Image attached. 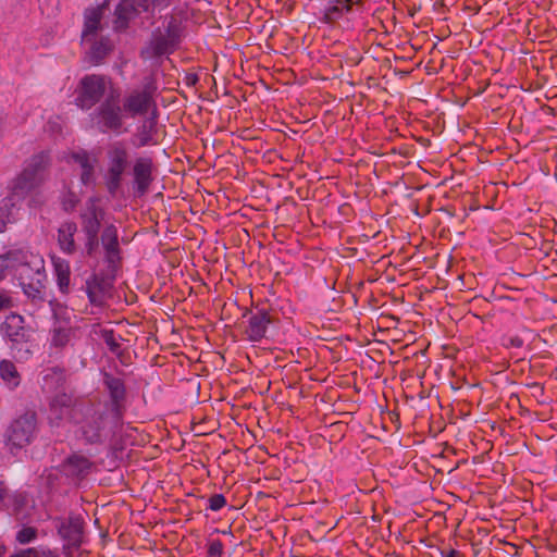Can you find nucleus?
I'll return each mask as SVG.
<instances>
[{
    "mask_svg": "<svg viewBox=\"0 0 557 557\" xmlns=\"http://www.w3.org/2000/svg\"><path fill=\"white\" fill-rule=\"evenodd\" d=\"M208 557H221L224 554V545L219 539L208 543Z\"/></svg>",
    "mask_w": 557,
    "mask_h": 557,
    "instance_id": "nucleus-38",
    "label": "nucleus"
},
{
    "mask_svg": "<svg viewBox=\"0 0 557 557\" xmlns=\"http://www.w3.org/2000/svg\"><path fill=\"white\" fill-rule=\"evenodd\" d=\"M347 55V63L350 66L358 65L362 60V55L356 49H351L350 51H348Z\"/></svg>",
    "mask_w": 557,
    "mask_h": 557,
    "instance_id": "nucleus-42",
    "label": "nucleus"
},
{
    "mask_svg": "<svg viewBox=\"0 0 557 557\" xmlns=\"http://www.w3.org/2000/svg\"><path fill=\"white\" fill-rule=\"evenodd\" d=\"M53 318L55 319L54 325L50 331L51 346L58 349L66 347L75 337L76 330L67 325L63 319V313H66V307L59 304L57 300L49 301Z\"/></svg>",
    "mask_w": 557,
    "mask_h": 557,
    "instance_id": "nucleus-14",
    "label": "nucleus"
},
{
    "mask_svg": "<svg viewBox=\"0 0 557 557\" xmlns=\"http://www.w3.org/2000/svg\"><path fill=\"white\" fill-rule=\"evenodd\" d=\"M72 420L79 425V434L86 444L100 445L109 435H114L124 421L90 400L75 403Z\"/></svg>",
    "mask_w": 557,
    "mask_h": 557,
    "instance_id": "nucleus-2",
    "label": "nucleus"
},
{
    "mask_svg": "<svg viewBox=\"0 0 557 557\" xmlns=\"http://www.w3.org/2000/svg\"><path fill=\"white\" fill-rule=\"evenodd\" d=\"M208 509L219 511L226 505V498L223 494H213L208 499Z\"/></svg>",
    "mask_w": 557,
    "mask_h": 557,
    "instance_id": "nucleus-37",
    "label": "nucleus"
},
{
    "mask_svg": "<svg viewBox=\"0 0 557 557\" xmlns=\"http://www.w3.org/2000/svg\"><path fill=\"white\" fill-rule=\"evenodd\" d=\"M52 263H53V271H54L58 288L61 294L67 295L71 292L70 262L65 259L57 257V258L52 259Z\"/></svg>",
    "mask_w": 557,
    "mask_h": 557,
    "instance_id": "nucleus-24",
    "label": "nucleus"
},
{
    "mask_svg": "<svg viewBox=\"0 0 557 557\" xmlns=\"http://www.w3.org/2000/svg\"><path fill=\"white\" fill-rule=\"evenodd\" d=\"M37 414L35 411H26L24 414L15 419L5 432V446L9 447L11 454L20 450L29 444L37 434Z\"/></svg>",
    "mask_w": 557,
    "mask_h": 557,
    "instance_id": "nucleus-9",
    "label": "nucleus"
},
{
    "mask_svg": "<svg viewBox=\"0 0 557 557\" xmlns=\"http://www.w3.org/2000/svg\"><path fill=\"white\" fill-rule=\"evenodd\" d=\"M101 337L112 354H117L120 351L121 345L117 342L113 330H103Z\"/></svg>",
    "mask_w": 557,
    "mask_h": 557,
    "instance_id": "nucleus-35",
    "label": "nucleus"
},
{
    "mask_svg": "<svg viewBox=\"0 0 557 557\" xmlns=\"http://www.w3.org/2000/svg\"><path fill=\"white\" fill-rule=\"evenodd\" d=\"M244 335L250 342H261L267 338L270 325L275 321L269 310L261 308L255 311L249 310L243 315Z\"/></svg>",
    "mask_w": 557,
    "mask_h": 557,
    "instance_id": "nucleus-13",
    "label": "nucleus"
},
{
    "mask_svg": "<svg viewBox=\"0 0 557 557\" xmlns=\"http://www.w3.org/2000/svg\"><path fill=\"white\" fill-rule=\"evenodd\" d=\"M17 201L14 200V197H5L0 201V233H2L7 224L12 222L13 220V208L16 206Z\"/></svg>",
    "mask_w": 557,
    "mask_h": 557,
    "instance_id": "nucleus-28",
    "label": "nucleus"
},
{
    "mask_svg": "<svg viewBox=\"0 0 557 557\" xmlns=\"http://www.w3.org/2000/svg\"><path fill=\"white\" fill-rule=\"evenodd\" d=\"M131 165V150L124 141H114L107 147L102 180L107 193L112 198L122 193Z\"/></svg>",
    "mask_w": 557,
    "mask_h": 557,
    "instance_id": "nucleus-5",
    "label": "nucleus"
},
{
    "mask_svg": "<svg viewBox=\"0 0 557 557\" xmlns=\"http://www.w3.org/2000/svg\"><path fill=\"white\" fill-rule=\"evenodd\" d=\"M115 16H116V23L120 24L122 27H126L128 25V22L132 20V17L135 14L134 11H132L131 8L124 7V0H122L117 7L115 8Z\"/></svg>",
    "mask_w": 557,
    "mask_h": 557,
    "instance_id": "nucleus-33",
    "label": "nucleus"
},
{
    "mask_svg": "<svg viewBox=\"0 0 557 557\" xmlns=\"http://www.w3.org/2000/svg\"><path fill=\"white\" fill-rule=\"evenodd\" d=\"M110 288V282L104 276L97 273L91 274L85 283V292L89 302L97 307H101L106 304V297Z\"/></svg>",
    "mask_w": 557,
    "mask_h": 557,
    "instance_id": "nucleus-18",
    "label": "nucleus"
},
{
    "mask_svg": "<svg viewBox=\"0 0 557 557\" xmlns=\"http://www.w3.org/2000/svg\"><path fill=\"white\" fill-rule=\"evenodd\" d=\"M199 82V77L195 73H189L185 76V83L187 86H196Z\"/></svg>",
    "mask_w": 557,
    "mask_h": 557,
    "instance_id": "nucleus-44",
    "label": "nucleus"
},
{
    "mask_svg": "<svg viewBox=\"0 0 557 557\" xmlns=\"http://www.w3.org/2000/svg\"><path fill=\"white\" fill-rule=\"evenodd\" d=\"M380 11H381L380 9L374 10L373 15H375V14H376V13H379Z\"/></svg>",
    "mask_w": 557,
    "mask_h": 557,
    "instance_id": "nucleus-48",
    "label": "nucleus"
},
{
    "mask_svg": "<svg viewBox=\"0 0 557 557\" xmlns=\"http://www.w3.org/2000/svg\"><path fill=\"white\" fill-rule=\"evenodd\" d=\"M139 147L157 145L158 137V111L157 108L151 111L150 116L146 117L138 129Z\"/></svg>",
    "mask_w": 557,
    "mask_h": 557,
    "instance_id": "nucleus-23",
    "label": "nucleus"
},
{
    "mask_svg": "<svg viewBox=\"0 0 557 557\" xmlns=\"http://www.w3.org/2000/svg\"><path fill=\"white\" fill-rule=\"evenodd\" d=\"M22 258V250H11L4 255H0V281L4 280L7 271L12 269L14 261H20Z\"/></svg>",
    "mask_w": 557,
    "mask_h": 557,
    "instance_id": "nucleus-30",
    "label": "nucleus"
},
{
    "mask_svg": "<svg viewBox=\"0 0 557 557\" xmlns=\"http://www.w3.org/2000/svg\"><path fill=\"white\" fill-rule=\"evenodd\" d=\"M13 306L12 298L7 293L0 294V311L4 309H9Z\"/></svg>",
    "mask_w": 557,
    "mask_h": 557,
    "instance_id": "nucleus-43",
    "label": "nucleus"
},
{
    "mask_svg": "<svg viewBox=\"0 0 557 557\" xmlns=\"http://www.w3.org/2000/svg\"><path fill=\"white\" fill-rule=\"evenodd\" d=\"M95 166L94 164L90 162V159L89 160H84V164L81 165V170L82 171H90V170H94Z\"/></svg>",
    "mask_w": 557,
    "mask_h": 557,
    "instance_id": "nucleus-47",
    "label": "nucleus"
},
{
    "mask_svg": "<svg viewBox=\"0 0 557 557\" xmlns=\"http://www.w3.org/2000/svg\"><path fill=\"white\" fill-rule=\"evenodd\" d=\"M441 554H442V557H465V555L461 552L454 549V548H450L447 552L442 550Z\"/></svg>",
    "mask_w": 557,
    "mask_h": 557,
    "instance_id": "nucleus-45",
    "label": "nucleus"
},
{
    "mask_svg": "<svg viewBox=\"0 0 557 557\" xmlns=\"http://www.w3.org/2000/svg\"><path fill=\"white\" fill-rule=\"evenodd\" d=\"M103 15V8L97 7L88 9L85 12V22L83 29V41L89 42L91 37H97V33L100 29V23Z\"/></svg>",
    "mask_w": 557,
    "mask_h": 557,
    "instance_id": "nucleus-25",
    "label": "nucleus"
},
{
    "mask_svg": "<svg viewBox=\"0 0 557 557\" xmlns=\"http://www.w3.org/2000/svg\"><path fill=\"white\" fill-rule=\"evenodd\" d=\"M124 7H128L135 14L140 13H153V7L151 0H124Z\"/></svg>",
    "mask_w": 557,
    "mask_h": 557,
    "instance_id": "nucleus-32",
    "label": "nucleus"
},
{
    "mask_svg": "<svg viewBox=\"0 0 557 557\" xmlns=\"http://www.w3.org/2000/svg\"><path fill=\"white\" fill-rule=\"evenodd\" d=\"M85 527L86 523L79 515L55 519L58 534L64 541V546L71 549H78L85 542Z\"/></svg>",
    "mask_w": 557,
    "mask_h": 557,
    "instance_id": "nucleus-12",
    "label": "nucleus"
},
{
    "mask_svg": "<svg viewBox=\"0 0 557 557\" xmlns=\"http://www.w3.org/2000/svg\"><path fill=\"white\" fill-rule=\"evenodd\" d=\"M504 341V346L507 348H521L524 344L523 338L519 335L507 336Z\"/></svg>",
    "mask_w": 557,
    "mask_h": 557,
    "instance_id": "nucleus-39",
    "label": "nucleus"
},
{
    "mask_svg": "<svg viewBox=\"0 0 557 557\" xmlns=\"http://www.w3.org/2000/svg\"><path fill=\"white\" fill-rule=\"evenodd\" d=\"M12 270L15 271L20 284L28 282L37 276V274H46L44 260L38 257H32L28 260V256L24 251L22 260L14 261L12 264Z\"/></svg>",
    "mask_w": 557,
    "mask_h": 557,
    "instance_id": "nucleus-17",
    "label": "nucleus"
},
{
    "mask_svg": "<svg viewBox=\"0 0 557 557\" xmlns=\"http://www.w3.org/2000/svg\"><path fill=\"white\" fill-rule=\"evenodd\" d=\"M94 465V461L83 454L73 453L61 462L59 471L72 482L81 483L91 473Z\"/></svg>",
    "mask_w": 557,
    "mask_h": 557,
    "instance_id": "nucleus-15",
    "label": "nucleus"
},
{
    "mask_svg": "<svg viewBox=\"0 0 557 557\" xmlns=\"http://www.w3.org/2000/svg\"><path fill=\"white\" fill-rule=\"evenodd\" d=\"M103 216L104 210L96 205L95 198H90L86 211L79 214L84 234H99Z\"/></svg>",
    "mask_w": 557,
    "mask_h": 557,
    "instance_id": "nucleus-19",
    "label": "nucleus"
},
{
    "mask_svg": "<svg viewBox=\"0 0 557 557\" xmlns=\"http://www.w3.org/2000/svg\"><path fill=\"white\" fill-rule=\"evenodd\" d=\"M73 406L72 405V397L65 393H62V394H58L55 395L51 401H50V412H51V420L54 419V420H58V421H61L64 417V414H66L69 412V409L71 408V410L73 409Z\"/></svg>",
    "mask_w": 557,
    "mask_h": 557,
    "instance_id": "nucleus-26",
    "label": "nucleus"
},
{
    "mask_svg": "<svg viewBox=\"0 0 557 557\" xmlns=\"http://www.w3.org/2000/svg\"><path fill=\"white\" fill-rule=\"evenodd\" d=\"M46 282L47 274H37L34 278L20 285L26 297L30 299L34 305L40 306L46 301Z\"/></svg>",
    "mask_w": 557,
    "mask_h": 557,
    "instance_id": "nucleus-22",
    "label": "nucleus"
},
{
    "mask_svg": "<svg viewBox=\"0 0 557 557\" xmlns=\"http://www.w3.org/2000/svg\"><path fill=\"white\" fill-rule=\"evenodd\" d=\"M79 202L81 197L72 189H67L62 194L61 206L66 213L74 212Z\"/></svg>",
    "mask_w": 557,
    "mask_h": 557,
    "instance_id": "nucleus-31",
    "label": "nucleus"
},
{
    "mask_svg": "<svg viewBox=\"0 0 557 557\" xmlns=\"http://www.w3.org/2000/svg\"><path fill=\"white\" fill-rule=\"evenodd\" d=\"M132 187L135 196L147 195L156 180L158 168L151 157H137L131 165Z\"/></svg>",
    "mask_w": 557,
    "mask_h": 557,
    "instance_id": "nucleus-11",
    "label": "nucleus"
},
{
    "mask_svg": "<svg viewBox=\"0 0 557 557\" xmlns=\"http://www.w3.org/2000/svg\"><path fill=\"white\" fill-rule=\"evenodd\" d=\"M100 237L99 234H85V255L87 257H94L99 248Z\"/></svg>",
    "mask_w": 557,
    "mask_h": 557,
    "instance_id": "nucleus-34",
    "label": "nucleus"
},
{
    "mask_svg": "<svg viewBox=\"0 0 557 557\" xmlns=\"http://www.w3.org/2000/svg\"><path fill=\"white\" fill-rule=\"evenodd\" d=\"M37 529L34 527H24L16 533V541L20 544H28L36 540Z\"/></svg>",
    "mask_w": 557,
    "mask_h": 557,
    "instance_id": "nucleus-36",
    "label": "nucleus"
},
{
    "mask_svg": "<svg viewBox=\"0 0 557 557\" xmlns=\"http://www.w3.org/2000/svg\"><path fill=\"white\" fill-rule=\"evenodd\" d=\"M0 376L11 389H14L21 383V375L15 364L7 359L0 362Z\"/></svg>",
    "mask_w": 557,
    "mask_h": 557,
    "instance_id": "nucleus-27",
    "label": "nucleus"
},
{
    "mask_svg": "<svg viewBox=\"0 0 557 557\" xmlns=\"http://www.w3.org/2000/svg\"><path fill=\"white\" fill-rule=\"evenodd\" d=\"M27 498L23 493H12L7 504V511L14 516L16 519H21L23 508L26 506Z\"/></svg>",
    "mask_w": 557,
    "mask_h": 557,
    "instance_id": "nucleus-29",
    "label": "nucleus"
},
{
    "mask_svg": "<svg viewBox=\"0 0 557 557\" xmlns=\"http://www.w3.org/2000/svg\"><path fill=\"white\" fill-rule=\"evenodd\" d=\"M77 233V224L74 221H64L58 228V245L60 250L69 256L77 251L75 234Z\"/></svg>",
    "mask_w": 557,
    "mask_h": 557,
    "instance_id": "nucleus-20",
    "label": "nucleus"
},
{
    "mask_svg": "<svg viewBox=\"0 0 557 557\" xmlns=\"http://www.w3.org/2000/svg\"><path fill=\"white\" fill-rule=\"evenodd\" d=\"M0 330L10 344L13 357L17 361H27L33 355L32 331L24 326V318L20 314L7 317Z\"/></svg>",
    "mask_w": 557,
    "mask_h": 557,
    "instance_id": "nucleus-7",
    "label": "nucleus"
},
{
    "mask_svg": "<svg viewBox=\"0 0 557 557\" xmlns=\"http://www.w3.org/2000/svg\"><path fill=\"white\" fill-rule=\"evenodd\" d=\"M87 57L88 62L92 65H99L112 52L113 45L108 37H91L89 42Z\"/></svg>",
    "mask_w": 557,
    "mask_h": 557,
    "instance_id": "nucleus-21",
    "label": "nucleus"
},
{
    "mask_svg": "<svg viewBox=\"0 0 557 557\" xmlns=\"http://www.w3.org/2000/svg\"><path fill=\"white\" fill-rule=\"evenodd\" d=\"M10 495L4 482L0 481V511L7 509Z\"/></svg>",
    "mask_w": 557,
    "mask_h": 557,
    "instance_id": "nucleus-41",
    "label": "nucleus"
},
{
    "mask_svg": "<svg viewBox=\"0 0 557 557\" xmlns=\"http://www.w3.org/2000/svg\"><path fill=\"white\" fill-rule=\"evenodd\" d=\"M556 255H557V249L555 250Z\"/></svg>",
    "mask_w": 557,
    "mask_h": 557,
    "instance_id": "nucleus-49",
    "label": "nucleus"
},
{
    "mask_svg": "<svg viewBox=\"0 0 557 557\" xmlns=\"http://www.w3.org/2000/svg\"><path fill=\"white\" fill-rule=\"evenodd\" d=\"M73 159L76 163L81 165L84 164V160H89V156L87 154V152H83V153H74L73 154Z\"/></svg>",
    "mask_w": 557,
    "mask_h": 557,
    "instance_id": "nucleus-46",
    "label": "nucleus"
},
{
    "mask_svg": "<svg viewBox=\"0 0 557 557\" xmlns=\"http://www.w3.org/2000/svg\"><path fill=\"white\" fill-rule=\"evenodd\" d=\"M102 386L107 396L102 408L111 412L113 418L124 421L128 407V393L125 381L122 377L104 372L102 375Z\"/></svg>",
    "mask_w": 557,
    "mask_h": 557,
    "instance_id": "nucleus-10",
    "label": "nucleus"
},
{
    "mask_svg": "<svg viewBox=\"0 0 557 557\" xmlns=\"http://www.w3.org/2000/svg\"><path fill=\"white\" fill-rule=\"evenodd\" d=\"M117 90L109 76L101 74H87L83 76L76 88L75 104L82 110H90L101 100L107 91Z\"/></svg>",
    "mask_w": 557,
    "mask_h": 557,
    "instance_id": "nucleus-8",
    "label": "nucleus"
},
{
    "mask_svg": "<svg viewBox=\"0 0 557 557\" xmlns=\"http://www.w3.org/2000/svg\"><path fill=\"white\" fill-rule=\"evenodd\" d=\"M100 243L104 250V259L110 269L115 270L122 262L119 231L114 224H108L102 230Z\"/></svg>",
    "mask_w": 557,
    "mask_h": 557,
    "instance_id": "nucleus-16",
    "label": "nucleus"
},
{
    "mask_svg": "<svg viewBox=\"0 0 557 557\" xmlns=\"http://www.w3.org/2000/svg\"><path fill=\"white\" fill-rule=\"evenodd\" d=\"M48 166V153L40 152L33 156L21 174L15 178L10 197H14V200L17 202L23 200L45 181Z\"/></svg>",
    "mask_w": 557,
    "mask_h": 557,
    "instance_id": "nucleus-6",
    "label": "nucleus"
},
{
    "mask_svg": "<svg viewBox=\"0 0 557 557\" xmlns=\"http://www.w3.org/2000/svg\"><path fill=\"white\" fill-rule=\"evenodd\" d=\"M367 10V0H323L317 20L331 30L349 33L358 25L357 15L362 17Z\"/></svg>",
    "mask_w": 557,
    "mask_h": 557,
    "instance_id": "nucleus-3",
    "label": "nucleus"
},
{
    "mask_svg": "<svg viewBox=\"0 0 557 557\" xmlns=\"http://www.w3.org/2000/svg\"><path fill=\"white\" fill-rule=\"evenodd\" d=\"M95 180V169L90 171H81L79 181L84 186L94 185Z\"/></svg>",
    "mask_w": 557,
    "mask_h": 557,
    "instance_id": "nucleus-40",
    "label": "nucleus"
},
{
    "mask_svg": "<svg viewBox=\"0 0 557 557\" xmlns=\"http://www.w3.org/2000/svg\"><path fill=\"white\" fill-rule=\"evenodd\" d=\"M156 94L157 84L153 79H146L141 88L127 92L122 102L119 89L111 90L92 113L98 131L102 134H122L124 117L144 116L157 108Z\"/></svg>",
    "mask_w": 557,
    "mask_h": 557,
    "instance_id": "nucleus-1",
    "label": "nucleus"
},
{
    "mask_svg": "<svg viewBox=\"0 0 557 557\" xmlns=\"http://www.w3.org/2000/svg\"><path fill=\"white\" fill-rule=\"evenodd\" d=\"M185 38L183 20L174 13L165 16L163 28L157 27L151 33L148 46L141 50L145 59H157L174 53Z\"/></svg>",
    "mask_w": 557,
    "mask_h": 557,
    "instance_id": "nucleus-4",
    "label": "nucleus"
}]
</instances>
